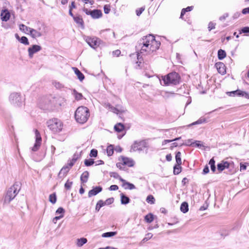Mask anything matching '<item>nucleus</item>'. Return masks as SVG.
Masks as SVG:
<instances>
[{"mask_svg":"<svg viewBox=\"0 0 249 249\" xmlns=\"http://www.w3.org/2000/svg\"><path fill=\"white\" fill-rule=\"evenodd\" d=\"M160 45V42L157 41L153 35H149L141 38L136 48L141 53L150 54L158 50Z\"/></svg>","mask_w":249,"mask_h":249,"instance_id":"1","label":"nucleus"},{"mask_svg":"<svg viewBox=\"0 0 249 249\" xmlns=\"http://www.w3.org/2000/svg\"><path fill=\"white\" fill-rule=\"evenodd\" d=\"M160 80L161 85L163 86L177 85L180 82V77L177 72H173L161 76Z\"/></svg>","mask_w":249,"mask_h":249,"instance_id":"2","label":"nucleus"},{"mask_svg":"<svg viewBox=\"0 0 249 249\" xmlns=\"http://www.w3.org/2000/svg\"><path fill=\"white\" fill-rule=\"evenodd\" d=\"M74 116L77 122L83 124L88 121L90 116L89 110L86 107H79L76 110Z\"/></svg>","mask_w":249,"mask_h":249,"instance_id":"3","label":"nucleus"},{"mask_svg":"<svg viewBox=\"0 0 249 249\" xmlns=\"http://www.w3.org/2000/svg\"><path fill=\"white\" fill-rule=\"evenodd\" d=\"M18 185L14 184L10 187L6 192V194L3 198V203L5 204H9L18 193Z\"/></svg>","mask_w":249,"mask_h":249,"instance_id":"4","label":"nucleus"},{"mask_svg":"<svg viewBox=\"0 0 249 249\" xmlns=\"http://www.w3.org/2000/svg\"><path fill=\"white\" fill-rule=\"evenodd\" d=\"M118 160L119 161L116 163V166L121 170H124V166L131 167L135 164V161L132 159L123 156H120Z\"/></svg>","mask_w":249,"mask_h":249,"instance_id":"5","label":"nucleus"},{"mask_svg":"<svg viewBox=\"0 0 249 249\" xmlns=\"http://www.w3.org/2000/svg\"><path fill=\"white\" fill-rule=\"evenodd\" d=\"M49 128L54 133L60 132L63 128V124L61 121L57 119L54 118L47 122Z\"/></svg>","mask_w":249,"mask_h":249,"instance_id":"6","label":"nucleus"},{"mask_svg":"<svg viewBox=\"0 0 249 249\" xmlns=\"http://www.w3.org/2000/svg\"><path fill=\"white\" fill-rule=\"evenodd\" d=\"M148 147V143L146 140L136 141L131 146V152H141L144 148Z\"/></svg>","mask_w":249,"mask_h":249,"instance_id":"7","label":"nucleus"},{"mask_svg":"<svg viewBox=\"0 0 249 249\" xmlns=\"http://www.w3.org/2000/svg\"><path fill=\"white\" fill-rule=\"evenodd\" d=\"M11 104L18 107L21 106L23 103V100L20 93L13 92L11 93L9 97Z\"/></svg>","mask_w":249,"mask_h":249,"instance_id":"8","label":"nucleus"},{"mask_svg":"<svg viewBox=\"0 0 249 249\" xmlns=\"http://www.w3.org/2000/svg\"><path fill=\"white\" fill-rule=\"evenodd\" d=\"M83 11L86 15H90L94 19L99 18L102 16V13L100 10L95 9L90 11L87 8H84Z\"/></svg>","mask_w":249,"mask_h":249,"instance_id":"9","label":"nucleus"},{"mask_svg":"<svg viewBox=\"0 0 249 249\" xmlns=\"http://www.w3.org/2000/svg\"><path fill=\"white\" fill-rule=\"evenodd\" d=\"M85 40L87 43L93 48H96L100 44L101 40L96 37H86Z\"/></svg>","mask_w":249,"mask_h":249,"instance_id":"10","label":"nucleus"},{"mask_svg":"<svg viewBox=\"0 0 249 249\" xmlns=\"http://www.w3.org/2000/svg\"><path fill=\"white\" fill-rule=\"evenodd\" d=\"M35 132L36 134V142L34 146L32 148V150L34 152L38 150L40 146L42 141V139L39 131L37 129H36Z\"/></svg>","mask_w":249,"mask_h":249,"instance_id":"11","label":"nucleus"},{"mask_svg":"<svg viewBox=\"0 0 249 249\" xmlns=\"http://www.w3.org/2000/svg\"><path fill=\"white\" fill-rule=\"evenodd\" d=\"M41 50V47L37 45H34L28 49L29 56L32 58L34 53L40 51Z\"/></svg>","mask_w":249,"mask_h":249,"instance_id":"12","label":"nucleus"},{"mask_svg":"<svg viewBox=\"0 0 249 249\" xmlns=\"http://www.w3.org/2000/svg\"><path fill=\"white\" fill-rule=\"evenodd\" d=\"M29 34L34 38L39 37L43 35L42 31H37V30L32 28Z\"/></svg>","mask_w":249,"mask_h":249,"instance_id":"13","label":"nucleus"},{"mask_svg":"<svg viewBox=\"0 0 249 249\" xmlns=\"http://www.w3.org/2000/svg\"><path fill=\"white\" fill-rule=\"evenodd\" d=\"M102 191V188L101 186H96L93 187L92 189L90 190L88 193V196L90 197L92 196L96 195Z\"/></svg>","mask_w":249,"mask_h":249,"instance_id":"14","label":"nucleus"},{"mask_svg":"<svg viewBox=\"0 0 249 249\" xmlns=\"http://www.w3.org/2000/svg\"><path fill=\"white\" fill-rule=\"evenodd\" d=\"M1 19L2 21H7L10 17V14L7 9L2 10L0 14Z\"/></svg>","mask_w":249,"mask_h":249,"instance_id":"15","label":"nucleus"},{"mask_svg":"<svg viewBox=\"0 0 249 249\" xmlns=\"http://www.w3.org/2000/svg\"><path fill=\"white\" fill-rule=\"evenodd\" d=\"M215 67L219 73L224 74L226 73L225 66L222 62L216 63Z\"/></svg>","mask_w":249,"mask_h":249,"instance_id":"16","label":"nucleus"},{"mask_svg":"<svg viewBox=\"0 0 249 249\" xmlns=\"http://www.w3.org/2000/svg\"><path fill=\"white\" fill-rule=\"evenodd\" d=\"M230 163L228 161H222L221 162L217 164V170L219 172H222L226 168H228Z\"/></svg>","mask_w":249,"mask_h":249,"instance_id":"17","label":"nucleus"},{"mask_svg":"<svg viewBox=\"0 0 249 249\" xmlns=\"http://www.w3.org/2000/svg\"><path fill=\"white\" fill-rule=\"evenodd\" d=\"M73 19L76 24L80 26L82 28H84V20L81 16L76 15L73 17Z\"/></svg>","mask_w":249,"mask_h":249,"instance_id":"18","label":"nucleus"},{"mask_svg":"<svg viewBox=\"0 0 249 249\" xmlns=\"http://www.w3.org/2000/svg\"><path fill=\"white\" fill-rule=\"evenodd\" d=\"M70 170V167L68 165L64 166L60 171L58 176L59 178H62L66 176L67 173Z\"/></svg>","mask_w":249,"mask_h":249,"instance_id":"19","label":"nucleus"},{"mask_svg":"<svg viewBox=\"0 0 249 249\" xmlns=\"http://www.w3.org/2000/svg\"><path fill=\"white\" fill-rule=\"evenodd\" d=\"M72 69L73 70L79 80L80 81H82L85 78V76L84 74L77 68L73 67Z\"/></svg>","mask_w":249,"mask_h":249,"instance_id":"20","label":"nucleus"},{"mask_svg":"<svg viewBox=\"0 0 249 249\" xmlns=\"http://www.w3.org/2000/svg\"><path fill=\"white\" fill-rule=\"evenodd\" d=\"M121 201L122 204H127L130 202V199L128 197L123 194H121Z\"/></svg>","mask_w":249,"mask_h":249,"instance_id":"21","label":"nucleus"},{"mask_svg":"<svg viewBox=\"0 0 249 249\" xmlns=\"http://www.w3.org/2000/svg\"><path fill=\"white\" fill-rule=\"evenodd\" d=\"M19 28L21 31L28 34L32 29L31 28L27 27L23 24L19 25Z\"/></svg>","mask_w":249,"mask_h":249,"instance_id":"22","label":"nucleus"},{"mask_svg":"<svg viewBox=\"0 0 249 249\" xmlns=\"http://www.w3.org/2000/svg\"><path fill=\"white\" fill-rule=\"evenodd\" d=\"M89 173L88 171H85L81 176V181L83 183H86L88 181Z\"/></svg>","mask_w":249,"mask_h":249,"instance_id":"23","label":"nucleus"},{"mask_svg":"<svg viewBox=\"0 0 249 249\" xmlns=\"http://www.w3.org/2000/svg\"><path fill=\"white\" fill-rule=\"evenodd\" d=\"M123 182L124 183L123 187L125 189L132 190L135 188V185L132 183L126 182L125 180V182Z\"/></svg>","mask_w":249,"mask_h":249,"instance_id":"24","label":"nucleus"},{"mask_svg":"<svg viewBox=\"0 0 249 249\" xmlns=\"http://www.w3.org/2000/svg\"><path fill=\"white\" fill-rule=\"evenodd\" d=\"M180 211L183 213H187L189 210L188 203L186 202H183L180 206Z\"/></svg>","mask_w":249,"mask_h":249,"instance_id":"25","label":"nucleus"},{"mask_svg":"<svg viewBox=\"0 0 249 249\" xmlns=\"http://www.w3.org/2000/svg\"><path fill=\"white\" fill-rule=\"evenodd\" d=\"M16 36L17 38L20 40L21 43L26 45L29 44L28 39L26 36H22L20 39L19 38V36L17 34H16Z\"/></svg>","mask_w":249,"mask_h":249,"instance_id":"26","label":"nucleus"},{"mask_svg":"<svg viewBox=\"0 0 249 249\" xmlns=\"http://www.w3.org/2000/svg\"><path fill=\"white\" fill-rule=\"evenodd\" d=\"M124 125L121 123H118L114 126V129L118 132H121L124 130Z\"/></svg>","mask_w":249,"mask_h":249,"instance_id":"27","label":"nucleus"},{"mask_svg":"<svg viewBox=\"0 0 249 249\" xmlns=\"http://www.w3.org/2000/svg\"><path fill=\"white\" fill-rule=\"evenodd\" d=\"M87 239L85 238H81L77 239L76 245L78 247H82L87 242Z\"/></svg>","mask_w":249,"mask_h":249,"instance_id":"28","label":"nucleus"},{"mask_svg":"<svg viewBox=\"0 0 249 249\" xmlns=\"http://www.w3.org/2000/svg\"><path fill=\"white\" fill-rule=\"evenodd\" d=\"M218 58L219 60H222L226 56V53L225 51L220 49L218 51Z\"/></svg>","mask_w":249,"mask_h":249,"instance_id":"29","label":"nucleus"},{"mask_svg":"<svg viewBox=\"0 0 249 249\" xmlns=\"http://www.w3.org/2000/svg\"><path fill=\"white\" fill-rule=\"evenodd\" d=\"M241 92V90H236L235 91L229 92H228V94L230 96H233V97L240 96Z\"/></svg>","mask_w":249,"mask_h":249,"instance_id":"30","label":"nucleus"},{"mask_svg":"<svg viewBox=\"0 0 249 249\" xmlns=\"http://www.w3.org/2000/svg\"><path fill=\"white\" fill-rule=\"evenodd\" d=\"M144 219L147 223H151L154 220V215L150 213L145 216Z\"/></svg>","mask_w":249,"mask_h":249,"instance_id":"31","label":"nucleus"},{"mask_svg":"<svg viewBox=\"0 0 249 249\" xmlns=\"http://www.w3.org/2000/svg\"><path fill=\"white\" fill-rule=\"evenodd\" d=\"M193 6H188L186 8L182 9V10H181L180 18H183V16L185 14V13L186 12L191 11V10H193Z\"/></svg>","mask_w":249,"mask_h":249,"instance_id":"32","label":"nucleus"},{"mask_svg":"<svg viewBox=\"0 0 249 249\" xmlns=\"http://www.w3.org/2000/svg\"><path fill=\"white\" fill-rule=\"evenodd\" d=\"M181 153L179 151H178L176 153V160L177 162V163L178 165L181 164Z\"/></svg>","mask_w":249,"mask_h":249,"instance_id":"33","label":"nucleus"},{"mask_svg":"<svg viewBox=\"0 0 249 249\" xmlns=\"http://www.w3.org/2000/svg\"><path fill=\"white\" fill-rule=\"evenodd\" d=\"M209 164L210 165L211 170L213 171V172L214 173L216 170V167L215 166V161L213 158H212L210 160L209 162Z\"/></svg>","mask_w":249,"mask_h":249,"instance_id":"34","label":"nucleus"},{"mask_svg":"<svg viewBox=\"0 0 249 249\" xmlns=\"http://www.w3.org/2000/svg\"><path fill=\"white\" fill-rule=\"evenodd\" d=\"M110 174L111 177H113L114 178H119L122 182H125V180L123 179L117 173L113 172H111Z\"/></svg>","mask_w":249,"mask_h":249,"instance_id":"35","label":"nucleus"},{"mask_svg":"<svg viewBox=\"0 0 249 249\" xmlns=\"http://www.w3.org/2000/svg\"><path fill=\"white\" fill-rule=\"evenodd\" d=\"M116 234H117V232L115 231H110V232H107L104 233L102 235V236L103 237H105V238L110 237L115 235Z\"/></svg>","mask_w":249,"mask_h":249,"instance_id":"36","label":"nucleus"},{"mask_svg":"<svg viewBox=\"0 0 249 249\" xmlns=\"http://www.w3.org/2000/svg\"><path fill=\"white\" fill-rule=\"evenodd\" d=\"M107 153L108 156H112L114 153V148L112 145H110L107 147Z\"/></svg>","mask_w":249,"mask_h":249,"instance_id":"37","label":"nucleus"},{"mask_svg":"<svg viewBox=\"0 0 249 249\" xmlns=\"http://www.w3.org/2000/svg\"><path fill=\"white\" fill-rule=\"evenodd\" d=\"M180 165H178L177 164V165H175L174 167V174L175 175H178L179 174L181 171V167L180 166Z\"/></svg>","mask_w":249,"mask_h":249,"instance_id":"38","label":"nucleus"},{"mask_svg":"<svg viewBox=\"0 0 249 249\" xmlns=\"http://www.w3.org/2000/svg\"><path fill=\"white\" fill-rule=\"evenodd\" d=\"M105 205L104 203V201L102 200H100L98 201V202L96 204L95 210L96 211L98 212L99 211L101 207L104 206Z\"/></svg>","mask_w":249,"mask_h":249,"instance_id":"39","label":"nucleus"},{"mask_svg":"<svg viewBox=\"0 0 249 249\" xmlns=\"http://www.w3.org/2000/svg\"><path fill=\"white\" fill-rule=\"evenodd\" d=\"M73 93L75 96V98L77 100H80L82 99L83 95L81 93L78 92L75 89L73 91Z\"/></svg>","mask_w":249,"mask_h":249,"instance_id":"40","label":"nucleus"},{"mask_svg":"<svg viewBox=\"0 0 249 249\" xmlns=\"http://www.w3.org/2000/svg\"><path fill=\"white\" fill-rule=\"evenodd\" d=\"M206 122V120L205 118H200L197 121H196L193 123L192 124H190L189 125V126L193 125H195V124H201L202 123H205Z\"/></svg>","mask_w":249,"mask_h":249,"instance_id":"41","label":"nucleus"},{"mask_svg":"<svg viewBox=\"0 0 249 249\" xmlns=\"http://www.w3.org/2000/svg\"><path fill=\"white\" fill-rule=\"evenodd\" d=\"M153 236V234L151 233H148L145 235V237L141 241V244H142L143 243H144L149 239H150Z\"/></svg>","mask_w":249,"mask_h":249,"instance_id":"42","label":"nucleus"},{"mask_svg":"<svg viewBox=\"0 0 249 249\" xmlns=\"http://www.w3.org/2000/svg\"><path fill=\"white\" fill-rule=\"evenodd\" d=\"M49 201L53 204L56 203V196L55 194H52L49 196Z\"/></svg>","mask_w":249,"mask_h":249,"instance_id":"43","label":"nucleus"},{"mask_svg":"<svg viewBox=\"0 0 249 249\" xmlns=\"http://www.w3.org/2000/svg\"><path fill=\"white\" fill-rule=\"evenodd\" d=\"M190 140H188L187 141V142H186V143H184L183 142H180V143H178L177 142H173L172 143V145H173V146L174 147H177L178 146H182L183 145H190Z\"/></svg>","mask_w":249,"mask_h":249,"instance_id":"44","label":"nucleus"},{"mask_svg":"<svg viewBox=\"0 0 249 249\" xmlns=\"http://www.w3.org/2000/svg\"><path fill=\"white\" fill-rule=\"evenodd\" d=\"M72 184L73 182L72 181H70L69 180H68L65 184V188L67 190H70L71 188Z\"/></svg>","mask_w":249,"mask_h":249,"instance_id":"45","label":"nucleus"},{"mask_svg":"<svg viewBox=\"0 0 249 249\" xmlns=\"http://www.w3.org/2000/svg\"><path fill=\"white\" fill-rule=\"evenodd\" d=\"M146 201L150 204H154L155 202V198L152 196L149 195L146 198Z\"/></svg>","mask_w":249,"mask_h":249,"instance_id":"46","label":"nucleus"},{"mask_svg":"<svg viewBox=\"0 0 249 249\" xmlns=\"http://www.w3.org/2000/svg\"><path fill=\"white\" fill-rule=\"evenodd\" d=\"M94 163V162L93 159L85 160L84 161L85 165L87 166L92 165Z\"/></svg>","mask_w":249,"mask_h":249,"instance_id":"47","label":"nucleus"},{"mask_svg":"<svg viewBox=\"0 0 249 249\" xmlns=\"http://www.w3.org/2000/svg\"><path fill=\"white\" fill-rule=\"evenodd\" d=\"M53 86L57 89H60L63 88V85L59 82L54 81L53 83Z\"/></svg>","mask_w":249,"mask_h":249,"instance_id":"48","label":"nucleus"},{"mask_svg":"<svg viewBox=\"0 0 249 249\" xmlns=\"http://www.w3.org/2000/svg\"><path fill=\"white\" fill-rule=\"evenodd\" d=\"M175 94V93L172 92L164 91L163 92V96L165 98H169L171 95H174Z\"/></svg>","mask_w":249,"mask_h":249,"instance_id":"49","label":"nucleus"},{"mask_svg":"<svg viewBox=\"0 0 249 249\" xmlns=\"http://www.w3.org/2000/svg\"><path fill=\"white\" fill-rule=\"evenodd\" d=\"M180 139H181V137H180L176 138L174 140H165L162 142V144L165 145L167 143H169V142H173L175 141H178V140H180Z\"/></svg>","mask_w":249,"mask_h":249,"instance_id":"50","label":"nucleus"},{"mask_svg":"<svg viewBox=\"0 0 249 249\" xmlns=\"http://www.w3.org/2000/svg\"><path fill=\"white\" fill-rule=\"evenodd\" d=\"M114 201V198L113 197H110L107 199L105 201H104V203L105 205H109L112 204Z\"/></svg>","mask_w":249,"mask_h":249,"instance_id":"51","label":"nucleus"},{"mask_svg":"<svg viewBox=\"0 0 249 249\" xmlns=\"http://www.w3.org/2000/svg\"><path fill=\"white\" fill-rule=\"evenodd\" d=\"M97 150L93 149L90 151L89 156L91 157H96L97 156Z\"/></svg>","mask_w":249,"mask_h":249,"instance_id":"52","label":"nucleus"},{"mask_svg":"<svg viewBox=\"0 0 249 249\" xmlns=\"http://www.w3.org/2000/svg\"><path fill=\"white\" fill-rule=\"evenodd\" d=\"M64 213H65V210L62 207L58 208L56 211V214H61V215H63L64 214Z\"/></svg>","mask_w":249,"mask_h":249,"instance_id":"53","label":"nucleus"},{"mask_svg":"<svg viewBox=\"0 0 249 249\" xmlns=\"http://www.w3.org/2000/svg\"><path fill=\"white\" fill-rule=\"evenodd\" d=\"M110 11V6L109 5H105L104 6V11L105 14H108Z\"/></svg>","mask_w":249,"mask_h":249,"instance_id":"54","label":"nucleus"},{"mask_svg":"<svg viewBox=\"0 0 249 249\" xmlns=\"http://www.w3.org/2000/svg\"><path fill=\"white\" fill-rule=\"evenodd\" d=\"M215 23H213V22H210L209 23L208 27V29H209V31H210L212 29H214L215 28Z\"/></svg>","mask_w":249,"mask_h":249,"instance_id":"55","label":"nucleus"},{"mask_svg":"<svg viewBox=\"0 0 249 249\" xmlns=\"http://www.w3.org/2000/svg\"><path fill=\"white\" fill-rule=\"evenodd\" d=\"M240 96L244 97L247 99H249V93L241 90Z\"/></svg>","mask_w":249,"mask_h":249,"instance_id":"56","label":"nucleus"},{"mask_svg":"<svg viewBox=\"0 0 249 249\" xmlns=\"http://www.w3.org/2000/svg\"><path fill=\"white\" fill-rule=\"evenodd\" d=\"M108 107H109V108H110L111 110L113 112H114L115 113H116V114L118 113L119 110L117 108H116V107H114L111 106L110 105H109Z\"/></svg>","mask_w":249,"mask_h":249,"instance_id":"57","label":"nucleus"},{"mask_svg":"<svg viewBox=\"0 0 249 249\" xmlns=\"http://www.w3.org/2000/svg\"><path fill=\"white\" fill-rule=\"evenodd\" d=\"M200 142H201L200 141H196L194 143H191V144H190V145H192L193 144H195V146H196L197 147L200 148L201 147H202L203 146L202 144L200 143Z\"/></svg>","mask_w":249,"mask_h":249,"instance_id":"58","label":"nucleus"},{"mask_svg":"<svg viewBox=\"0 0 249 249\" xmlns=\"http://www.w3.org/2000/svg\"><path fill=\"white\" fill-rule=\"evenodd\" d=\"M144 10V8L143 7H141L137 10H136V14L138 16H139L142 12Z\"/></svg>","mask_w":249,"mask_h":249,"instance_id":"59","label":"nucleus"},{"mask_svg":"<svg viewBox=\"0 0 249 249\" xmlns=\"http://www.w3.org/2000/svg\"><path fill=\"white\" fill-rule=\"evenodd\" d=\"M63 217V215H60L59 216H57L54 217L53 219V222L54 223H56L57 220L60 219Z\"/></svg>","mask_w":249,"mask_h":249,"instance_id":"60","label":"nucleus"},{"mask_svg":"<svg viewBox=\"0 0 249 249\" xmlns=\"http://www.w3.org/2000/svg\"><path fill=\"white\" fill-rule=\"evenodd\" d=\"M119 187L116 185H112L109 187V190L111 191H116L118 190Z\"/></svg>","mask_w":249,"mask_h":249,"instance_id":"61","label":"nucleus"},{"mask_svg":"<svg viewBox=\"0 0 249 249\" xmlns=\"http://www.w3.org/2000/svg\"><path fill=\"white\" fill-rule=\"evenodd\" d=\"M242 33H249V27H245L241 29Z\"/></svg>","mask_w":249,"mask_h":249,"instance_id":"62","label":"nucleus"},{"mask_svg":"<svg viewBox=\"0 0 249 249\" xmlns=\"http://www.w3.org/2000/svg\"><path fill=\"white\" fill-rule=\"evenodd\" d=\"M228 16L229 14L228 13H225L223 16L219 18V20L222 21L225 19Z\"/></svg>","mask_w":249,"mask_h":249,"instance_id":"63","label":"nucleus"},{"mask_svg":"<svg viewBox=\"0 0 249 249\" xmlns=\"http://www.w3.org/2000/svg\"><path fill=\"white\" fill-rule=\"evenodd\" d=\"M243 14H247L249 13V7L248 8H244L242 10V11Z\"/></svg>","mask_w":249,"mask_h":249,"instance_id":"64","label":"nucleus"}]
</instances>
